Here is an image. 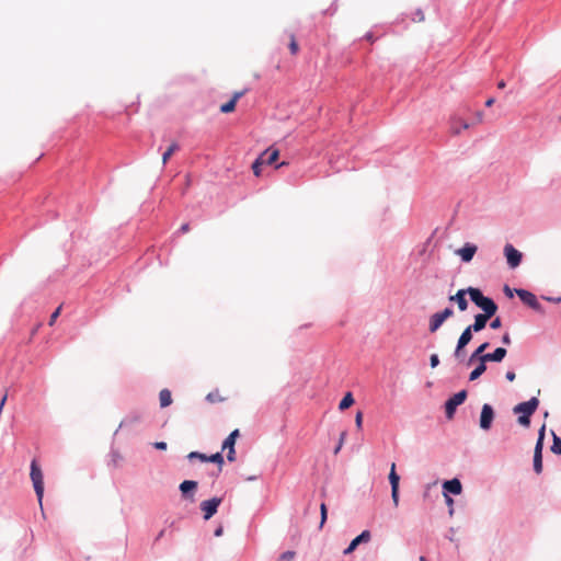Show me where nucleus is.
<instances>
[{
	"mask_svg": "<svg viewBox=\"0 0 561 561\" xmlns=\"http://www.w3.org/2000/svg\"><path fill=\"white\" fill-rule=\"evenodd\" d=\"M468 295L486 317H493L496 313V304L491 298L483 296L479 288L468 287Z\"/></svg>",
	"mask_w": 561,
	"mask_h": 561,
	"instance_id": "obj_1",
	"label": "nucleus"
},
{
	"mask_svg": "<svg viewBox=\"0 0 561 561\" xmlns=\"http://www.w3.org/2000/svg\"><path fill=\"white\" fill-rule=\"evenodd\" d=\"M30 478L38 501L39 506L43 505L44 497V474L36 459L31 462Z\"/></svg>",
	"mask_w": 561,
	"mask_h": 561,
	"instance_id": "obj_2",
	"label": "nucleus"
},
{
	"mask_svg": "<svg viewBox=\"0 0 561 561\" xmlns=\"http://www.w3.org/2000/svg\"><path fill=\"white\" fill-rule=\"evenodd\" d=\"M453 314L454 311L451 308H445L444 310L432 314L428 322L430 332L435 333L448 318L453 317Z\"/></svg>",
	"mask_w": 561,
	"mask_h": 561,
	"instance_id": "obj_3",
	"label": "nucleus"
},
{
	"mask_svg": "<svg viewBox=\"0 0 561 561\" xmlns=\"http://www.w3.org/2000/svg\"><path fill=\"white\" fill-rule=\"evenodd\" d=\"M467 398V391L461 390L455 393L451 398H449L445 403V412L447 419L451 420L454 417L455 411L458 405L462 404Z\"/></svg>",
	"mask_w": 561,
	"mask_h": 561,
	"instance_id": "obj_4",
	"label": "nucleus"
},
{
	"mask_svg": "<svg viewBox=\"0 0 561 561\" xmlns=\"http://www.w3.org/2000/svg\"><path fill=\"white\" fill-rule=\"evenodd\" d=\"M539 405V400L537 398H531L526 402L518 403L514 407V413L531 416Z\"/></svg>",
	"mask_w": 561,
	"mask_h": 561,
	"instance_id": "obj_5",
	"label": "nucleus"
},
{
	"mask_svg": "<svg viewBox=\"0 0 561 561\" xmlns=\"http://www.w3.org/2000/svg\"><path fill=\"white\" fill-rule=\"evenodd\" d=\"M514 291L525 305L536 311H541V305L533 293L526 289H515Z\"/></svg>",
	"mask_w": 561,
	"mask_h": 561,
	"instance_id": "obj_6",
	"label": "nucleus"
},
{
	"mask_svg": "<svg viewBox=\"0 0 561 561\" xmlns=\"http://www.w3.org/2000/svg\"><path fill=\"white\" fill-rule=\"evenodd\" d=\"M504 254L511 268H516L520 264L523 255L512 244L507 243L504 247Z\"/></svg>",
	"mask_w": 561,
	"mask_h": 561,
	"instance_id": "obj_7",
	"label": "nucleus"
},
{
	"mask_svg": "<svg viewBox=\"0 0 561 561\" xmlns=\"http://www.w3.org/2000/svg\"><path fill=\"white\" fill-rule=\"evenodd\" d=\"M220 503V497H213L210 500L203 501L201 503V510L204 513V519L208 520L209 518H211L217 513Z\"/></svg>",
	"mask_w": 561,
	"mask_h": 561,
	"instance_id": "obj_8",
	"label": "nucleus"
},
{
	"mask_svg": "<svg viewBox=\"0 0 561 561\" xmlns=\"http://www.w3.org/2000/svg\"><path fill=\"white\" fill-rule=\"evenodd\" d=\"M493 419H494L493 408L488 403L483 404L482 410H481V415H480V427L484 431L490 430Z\"/></svg>",
	"mask_w": 561,
	"mask_h": 561,
	"instance_id": "obj_9",
	"label": "nucleus"
},
{
	"mask_svg": "<svg viewBox=\"0 0 561 561\" xmlns=\"http://www.w3.org/2000/svg\"><path fill=\"white\" fill-rule=\"evenodd\" d=\"M472 330L470 327H467L458 339V343L455 350V356L458 358L461 356L462 350L470 343L472 340Z\"/></svg>",
	"mask_w": 561,
	"mask_h": 561,
	"instance_id": "obj_10",
	"label": "nucleus"
},
{
	"mask_svg": "<svg viewBox=\"0 0 561 561\" xmlns=\"http://www.w3.org/2000/svg\"><path fill=\"white\" fill-rule=\"evenodd\" d=\"M477 250V245L472 243H466L462 248L456 251V254L459 255L463 262H470Z\"/></svg>",
	"mask_w": 561,
	"mask_h": 561,
	"instance_id": "obj_11",
	"label": "nucleus"
},
{
	"mask_svg": "<svg viewBox=\"0 0 561 561\" xmlns=\"http://www.w3.org/2000/svg\"><path fill=\"white\" fill-rule=\"evenodd\" d=\"M467 294H468V288L459 289L455 295L449 297V301L456 302L459 310L465 311L468 308V301L466 299Z\"/></svg>",
	"mask_w": 561,
	"mask_h": 561,
	"instance_id": "obj_12",
	"label": "nucleus"
},
{
	"mask_svg": "<svg viewBox=\"0 0 561 561\" xmlns=\"http://www.w3.org/2000/svg\"><path fill=\"white\" fill-rule=\"evenodd\" d=\"M370 540V533L368 530H364L360 535L354 538L348 547L344 550V554L352 553L359 543L368 542Z\"/></svg>",
	"mask_w": 561,
	"mask_h": 561,
	"instance_id": "obj_13",
	"label": "nucleus"
},
{
	"mask_svg": "<svg viewBox=\"0 0 561 561\" xmlns=\"http://www.w3.org/2000/svg\"><path fill=\"white\" fill-rule=\"evenodd\" d=\"M507 351L504 347H497L493 353H486L484 356L481 357L482 362H496L500 363L504 359L506 356Z\"/></svg>",
	"mask_w": 561,
	"mask_h": 561,
	"instance_id": "obj_14",
	"label": "nucleus"
},
{
	"mask_svg": "<svg viewBox=\"0 0 561 561\" xmlns=\"http://www.w3.org/2000/svg\"><path fill=\"white\" fill-rule=\"evenodd\" d=\"M245 92H247V90L234 92L231 100L220 106V112H222V113L233 112L238 100L240 98H242L245 94Z\"/></svg>",
	"mask_w": 561,
	"mask_h": 561,
	"instance_id": "obj_15",
	"label": "nucleus"
},
{
	"mask_svg": "<svg viewBox=\"0 0 561 561\" xmlns=\"http://www.w3.org/2000/svg\"><path fill=\"white\" fill-rule=\"evenodd\" d=\"M491 318L492 317H486V314H484V313H478L474 316V322L472 324H470L469 327L471 328V330L473 332H480L485 328L486 322Z\"/></svg>",
	"mask_w": 561,
	"mask_h": 561,
	"instance_id": "obj_16",
	"label": "nucleus"
},
{
	"mask_svg": "<svg viewBox=\"0 0 561 561\" xmlns=\"http://www.w3.org/2000/svg\"><path fill=\"white\" fill-rule=\"evenodd\" d=\"M534 470L536 473H541L542 471V448L541 443L536 444L534 451Z\"/></svg>",
	"mask_w": 561,
	"mask_h": 561,
	"instance_id": "obj_17",
	"label": "nucleus"
},
{
	"mask_svg": "<svg viewBox=\"0 0 561 561\" xmlns=\"http://www.w3.org/2000/svg\"><path fill=\"white\" fill-rule=\"evenodd\" d=\"M443 489L449 493H453L455 495H458L462 491L461 483L458 479H451L448 481H445L443 484Z\"/></svg>",
	"mask_w": 561,
	"mask_h": 561,
	"instance_id": "obj_18",
	"label": "nucleus"
},
{
	"mask_svg": "<svg viewBox=\"0 0 561 561\" xmlns=\"http://www.w3.org/2000/svg\"><path fill=\"white\" fill-rule=\"evenodd\" d=\"M469 124L459 117H453L450 121V133L459 135L462 129H468Z\"/></svg>",
	"mask_w": 561,
	"mask_h": 561,
	"instance_id": "obj_19",
	"label": "nucleus"
},
{
	"mask_svg": "<svg viewBox=\"0 0 561 561\" xmlns=\"http://www.w3.org/2000/svg\"><path fill=\"white\" fill-rule=\"evenodd\" d=\"M260 157H263V164L270 165L278 159L279 150L271 147L262 152Z\"/></svg>",
	"mask_w": 561,
	"mask_h": 561,
	"instance_id": "obj_20",
	"label": "nucleus"
},
{
	"mask_svg": "<svg viewBox=\"0 0 561 561\" xmlns=\"http://www.w3.org/2000/svg\"><path fill=\"white\" fill-rule=\"evenodd\" d=\"M489 347V343H482L469 357L468 364L470 365L474 360H481V357L484 356L485 350Z\"/></svg>",
	"mask_w": 561,
	"mask_h": 561,
	"instance_id": "obj_21",
	"label": "nucleus"
},
{
	"mask_svg": "<svg viewBox=\"0 0 561 561\" xmlns=\"http://www.w3.org/2000/svg\"><path fill=\"white\" fill-rule=\"evenodd\" d=\"M239 435H240L239 430L232 431L228 435V437L224 440L221 450H226V448H234V444H236V440L239 437Z\"/></svg>",
	"mask_w": 561,
	"mask_h": 561,
	"instance_id": "obj_22",
	"label": "nucleus"
},
{
	"mask_svg": "<svg viewBox=\"0 0 561 561\" xmlns=\"http://www.w3.org/2000/svg\"><path fill=\"white\" fill-rule=\"evenodd\" d=\"M479 365L470 373L469 380L474 381L486 370V363L478 360Z\"/></svg>",
	"mask_w": 561,
	"mask_h": 561,
	"instance_id": "obj_23",
	"label": "nucleus"
},
{
	"mask_svg": "<svg viewBox=\"0 0 561 561\" xmlns=\"http://www.w3.org/2000/svg\"><path fill=\"white\" fill-rule=\"evenodd\" d=\"M160 407L167 408L172 403L171 391L168 389H162L159 393Z\"/></svg>",
	"mask_w": 561,
	"mask_h": 561,
	"instance_id": "obj_24",
	"label": "nucleus"
},
{
	"mask_svg": "<svg viewBox=\"0 0 561 561\" xmlns=\"http://www.w3.org/2000/svg\"><path fill=\"white\" fill-rule=\"evenodd\" d=\"M389 482L391 489L399 488L400 477L396 472V463H391L390 472H389Z\"/></svg>",
	"mask_w": 561,
	"mask_h": 561,
	"instance_id": "obj_25",
	"label": "nucleus"
},
{
	"mask_svg": "<svg viewBox=\"0 0 561 561\" xmlns=\"http://www.w3.org/2000/svg\"><path fill=\"white\" fill-rule=\"evenodd\" d=\"M354 404V398L351 392H347L339 404L340 410H346Z\"/></svg>",
	"mask_w": 561,
	"mask_h": 561,
	"instance_id": "obj_26",
	"label": "nucleus"
},
{
	"mask_svg": "<svg viewBox=\"0 0 561 561\" xmlns=\"http://www.w3.org/2000/svg\"><path fill=\"white\" fill-rule=\"evenodd\" d=\"M197 488V482L193 480H185L180 484V490L183 494L193 491Z\"/></svg>",
	"mask_w": 561,
	"mask_h": 561,
	"instance_id": "obj_27",
	"label": "nucleus"
},
{
	"mask_svg": "<svg viewBox=\"0 0 561 561\" xmlns=\"http://www.w3.org/2000/svg\"><path fill=\"white\" fill-rule=\"evenodd\" d=\"M208 461L218 465L217 474L221 472L222 466H224V457H222L221 453H216V454L209 456Z\"/></svg>",
	"mask_w": 561,
	"mask_h": 561,
	"instance_id": "obj_28",
	"label": "nucleus"
},
{
	"mask_svg": "<svg viewBox=\"0 0 561 561\" xmlns=\"http://www.w3.org/2000/svg\"><path fill=\"white\" fill-rule=\"evenodd\" d=\"M179 150V145L176 142H172L170 147L167 149V151L162 154V163L163 165L167 164L171 156Z\"/></svg>",
	"mask_w": 561,
	"mask_h": 561,
	"instance_id": "obj_29",
	"label": "nucleus"
},
{
	"mask_svg": "<svg viewBox=\"0 0 561 561\" xmlns=\"http://www.w3.org/2000/svg\"><path fill=\"white\" fill-rule=\"evenodd\" d=\"M552 445H551V451L557 455H561V438L556 435V433L552 432Z\"/></svg>",
	"mask_w": 561,
	"mask_h": 561,
	"instance_id": "obj_30",
	"label": "nucleus"
},
{
	"mask_svg": "<svg viewBox=\"0 0 561 561\" xmlns=\"http://www.w3.org/2000/svg\"><path fill=\"white\" fill-rule=\"evenodd\" d=\"M289 50L293 55H296L299 50V46L296 41V36L293 33L289 34Z\"/></svg>",
	"mask_w": 561,
	"mask_h": 561,
	"instance_id": "obj_31",
	"label": "nucleus"
},
{
	"mask_svg": "<svg viewBox=\"0 0 561 561\" xmlns=\"http://www.w3.org/2000/svg\"><path fill=\"white\" fill-rule=\"evenodd\" d=\"M263 165V157H259L252 164V170L255 176L261 175V167Z\"/></svg>",
	"mask_w": 561,
	"mask_h": 561,
	"instance_id": "obj_32",
	"label": "nucleus"
},
{
	"mask_svg": "<svg viewBox=\"0 0 561 561\" xmlns=\"http://www.w3.org/2000/svg\"><path fill=\"white\" fill-rule=\"evenodd\" d=\"M187 458H188L190 460L198 459V460H201V461H208V456H206L205 454L198 453V451H191V453L187 455Z\"/></svg>",
	"mask_w": 561,
	"mask_h": 561,
	"instance_id": "obj_33",
	"label": "nucleus"
},
{
	"mask_svg": "<svg viewBox=\"0 0 561 561\" xmlns=\"http://www.w3.org/2000/svg\"><path fill=\"white\" fill-rule=\"evenodd\" d=\"M295 557H296V552L288 550V551L283 552L279 556V558L277 559V561H293L295 559Z\"/></svg>",
	"mask_w": 561,
	"mask_h": 561,
	"instance_id": "obj_34",
	"label": "nucleus"
},
{
	"mask_svg": "<svg viewBox=\"0 0 561 561\" xmlns=\"http://www.w3.org/2000/svg\"><path fill=\"white\" fill-rule=\"evenodd\" d=\"M206 400L208 402H210V403H215V402H218V401H222V398L219 396L218 391H215V392H209L206 396Z\"/></svg>",
	"mask_w": 561,
	"mask_h": 561,
	"instance_id": "obj_35",
	"label": "nucleus"
},
{
	"mask_svg": "<svg viewBox=\"0 0 561 561\" xmlns=\"http://www.w3.org/2000/svg\"><path fill=\"white\" fill-rule=\"evenodd\" d=\"M391 497L394 507H397L399 505V488L391 489Z\"/></svg>",
	"mask_w": 561,
	"mask_h": 561,
	"instance_id": "obj_36",
	"label": "nucleus"
},
{
	"mask_svg": "<svg viewBox=\"0 0 561 561\" xmlns=\"http://www.w3.org/2000/svg\"><path fill=\"white\" fill-rule=\"evenodd\" d=\"M60 311H61V306H59L50 316V319H49V322L48 324L49 325H54L55 321L57 320V318L59 317L60 314Z\"/></svg>",
	"mask_w": 561,
	"mask_h": 561,
	"instance_id": "obj_37",
	"label": "nucleus"
},
{
	"mask_svg": "<svg viewBox=\"0 0 561 561\" xmlns=\"http://www.w3.org/2000/svg\"><path fill=\"white\" fill-rule=\"evenodd\" d=\"M345 437H346V433L342 432L341 436H340V442L337 443V446L334 449V454L335 455L339 454V451L341 450V448H342V446L344 444Z\"/></svg>",
	"mask_w": 561,
	"mask_h": 561,
	"instance_id": "obj_38",
	"label": "nucleus"
},
{
	"mask_svg": "<svg viewBox=\"0 0 561 561\" xmlns=\"http://www.w3.org/2000/svg\"><path fill=\"white\" fill-rule=\"evenodd\" d=\"M518 423L525 427H528L530 424V417L527 415H519Z\"/></svg>",
	"mask_w": 561,
	"mask_h": 561,
	"instance_id": "obj_39",
	"label": "nucleus"
},
{
	"mask_svg": "<svg viewBox=\"0 0 561 561\" xmlns=\"http://www.w3.org/2000/svg\"><path fill=\"white\" fill-rule=\"evenodd\" d=\"M545 431H546V425H542L541 428L539 430L538 439H537V443H536V444H540L541 443V448L543 447Z\"/></svg>",
	"mask_w": 561,
	"mask_h": 561,
	"instance_id": "obj_40",
	"label": "nucleus"
},
{
	"mask_svg": "<svg viewBox=\"0 0 561 561\" xmlns=\"http://www.w3.org/2000/svg\"><path fill=\"white\" fill-rule=\"evenodd\" d=\"M320 511H321V523H320V526H322L325 523V520H327V514H328L327 506H325L324 503L321 504Z\"/></svg>",
	"mask_w": 561,
	"mask_h": 561,
	"instance_id": "obj_41",
	"label": "nucleus"
},
{
	"mask_svg": "<svg viewBox=\"0 0 561 561\" xmlns=\"http://www.w3.org/2000/svg\"><path fill=\"white\" fill-rule=\"evenodd\" d=\"M355 424H356V427H357L358 430H360V428H362V424H363V413H362L360 411H358V412L356 413V416H355Z\"/></svg>",
	"mask_w": 561,
	"mask_h": 561,
	"instance_id": "obj_42",
	"label": "nucleus"
},
{
	"mask_svg": "<svg viewBox=\"0 0 561 561\" xmlns=\"http://www.w3.org/2000/svg\"><path fill=\"white\" fill-rule=\"evenodd\" d=\"M490 327H491V329H494V330L500 329V328L502 327V321H501V319H500L499 317H496L495 319H493V320L491 321V323H490Z\"/></svg>",
	"mask_w": 561,
	"mask_h": 561,
	"instance_id": "obj_43",
	"label": "nucleus"
},
{
	"mask_svg": "<svg viewBox=\"0 0 561 561\" xmlns=\"http://www.w3.org/2000/svg\"><path fill=\"white\" fill-rule=\"evenodd\" d=\"M430 362H431V367L432 368H435L436 366H438V364H439L438 355L437 354H432L431 358H430Z\"/></svg>",
	"mask_w": 561,
	"mask_h": 561,
	"instance_id": "obj_44",
	"label": "nucleus"
},
{
	"mask_svg": "<svg viewBox=\"0 0 561 561\" xmlns=\"http://www.w3.org/2000/svg\"><path fill=\"white\" fill-rule=\"evenodd\" d=\"M227 449H228L227 459L230 462H233L236 460V450H234V448H227Z\"/></svg>",
	"mask_w": 561,
	"mask_h": 561,
	"instance_id": "obj_45",
	"label": "nucleus"
},
{
	"mask_svg": "<svg viewBox=\"0 0 561 561\" xmlns=\"http://www.w3.org/2000/svg\"><path fill=\"white\" fill-rule=\"evenodd\" d=\"M154 448L159 449V450H165L167 449V443L164 442H156L153 444Z\"/></svg>",
	"mask_w": 561,
	"mask_h": 561,
	"instance_id": "obj_46",
	"label": "nucleus"
},
{
	"mask_svg": "<svg viewBox=\"0 0 561 561\" xmlns=\"http://www.w3.org/2000/svg\"><path fill=\"white\" fill-rule=\"evenodd\" d=\"M502 342H503V344H505V345H511L512 340H511V335H510V333H507V332H506V333L502 336Z\"/></svg>",
	"mask_w": 561,
	"mask_h": 561,
	"instance_id": "obj_47",
	"label": "nucleus"
},
{
	"mask_svg": "<svg viewBox=\"0 0 561 561\" xmlns=\"http://www.w3.org/2000/svg\"><path fill=\"white\" fill-rule=\"evenodd\" d=\"M444 496H445L447 505L450 507V514H453L454 500L446 493L444 494Z\"/></svg>",
	"mask_w": 561,
	"mask_h": 561,
	"instance_id": "obj_48",
	"label": "nucleus"
},
{
	"mask_svg": "<svg viewBox=\"0 0 561 561\" xmlns=\"http://www.w3.org/2000/svg\"><path fill=\"white\" fill-rule=\"evenodd\" d=\"M503 290L508 298H513L514 291L510 288V286L505 285Z\"/></svg>",
	"mask_w": 561,
	"mask_h": 561,
	"instance_id": "obj_49",
	"label": "nucleus"
},
{
	"mask_svg": "<svg viewBox=\"0 0 561 561\" xmlns=\"http://www.w3.org/2000/svg\"><path fill=\"white\" fill-rule=\"evenodd\" d=\"M190 231V225L187 222L183 224L181 227H180V232L182 233H186Z\"/></svg>",
	"mask_w": 561,
	"mask_h": 561,
	"instance_id": "obj_50",
	"label": "nucleus"
},
{
	"mask_svg": "<svg viewBox=\"0 0 561 561\" xmlns=\"http://www.w3.org/2000/svg\"><path fill=\"white\" fill-rule=\"evenodd\" d=\"M515 378H516V375H515V373H514V371H507V373H506V379H507L508 381H514V380H515Z\"/></svg>",
	"mask_w": 561,
	"mask_h": 561,
	"instance_id": "obj_51",
	"label": "nucleus"
},
{
	"mask_svg": "<svg viewBox=\"0 0 561 561\" xmlns=\"http://www.w3.org/2000/svg\"><path fill=\"white\" fill-rule=\"evenodd\" d=\"M222 533H224V528H222V526H219V527H217V528H216V530H215V536H216V537H219V536H221V535H222Z\"/></svg>",
	"mask_w": 561,
	"mask_h": 561,
	"instance_id": "obj_52",
	"label": "nucleus"
},
{
	"mask_svg": "<svg viewBox=\"0 0 561 561\" xmlns=\"http://www.w3.org/2000/svg\"><path fill=\"white\" fill-rule=\"evenodd\" d=\"M493 103H494V99H493V98H491V99H489V100L485 102V105H486V106H492V105H493Z\"/></svg>",
	"mask_w": 561,
	"mask_h": 561,
	"instance_id": "obj_53",
	"label": "nucleus"
},
{
	"mask_svg": "<svg viewBox=\"0 0 561 561\" xmlns=\"http://www.w3.org/2000/svg\"><path fill=\"white\" fill-rule=\"evenodd\" d=\"M505 82L503 80H501L499 83H497V88L499 89H504L505 88Z\"/></svg>",
	"mask_w": 561,
	"mask_h": 561,
	"instance_id": "obj_54",
	"label": "nucleus"
},
{
	"mask_svg": "<svg viewBox=\"0 0 561 561\" xmlns=\"http://www.w3.org/2000/svg\"><path fill=\"white\" fill-rule=\"evenodd\" d=\"M366 38H367L368 41H370V42H374L373 34H370V33H368V34L366 35Z\"/></svg>",
	"mask_w": 561,
	"mask_h": 561,
	"instance_id": "obj_55",
	"label": "nucleus"
},
{
	"mask_svg": "<svg viewBox=\"0 0 561 561\" xmlns=\"http://www.w3.org/2000/svg\"><path fill=\"white\" fill-rule=\"evenodd\" d=\"M286 164H287V163H286L285 161H283L282 163H279V164H277V165H276V169H279V168H282V167H284V165H286Z\"/></svg>",
	"mask_w": 561,
	"mask_h": 561,
	"instance_id": "obj_56",
	"label": "nucleus"
},
{
	"mask_svg": "<svg viewBox=\"0 0 561 561\" xmlns=\"http://www.w3.org/2000/svg\"><path fill=\"white\" fill-rule=\"evenodd\" d=\"M39 325H37L35 329H33L32 334H35Z\"/></svg>",
	"mask_w": 561,
	"mask_h": 561,
	"instance_id": "obj_57",
	"label": "nucleus"
},
{
	"mask_svg": "<svg viewBox=\"0 0 561 561\" xmlns=\"http://www.w3.org/2000/svg\"><path fill=\"white\" fill-rule=\"evenodd\" d=\"M552 300H553L554 302H559V301L561 300V298H558V299H557V298H553Z\"/></svg>",
	"mask_w": 561,
	"mask_h": 561,
	"instance_id": "obj_58",
	"label": "nucleus"
},
{
	"mask_svg": "<svg viewBox=\"0 0 561 561\" xmlns=\"http://www.w3.org/2000/svg\"><path fill=\"white\" fill-rule=\"evenodd\" d=\"M420 561H426V559L424 557H421Z\"/></svg>",
	"mask_w": 561,
	"mask_h": 561,
	"instance_id": "obj_59",
	"label": "nucleus"
}]
</instances>
